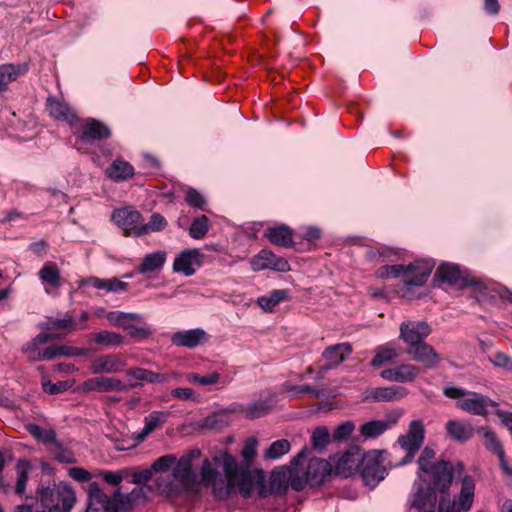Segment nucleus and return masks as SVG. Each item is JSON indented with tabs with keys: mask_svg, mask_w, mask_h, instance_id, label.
<instances>
[{
	"mask_svg": "<svg viewBox=\"0 0 512 512\" xmlns=\"http://www.w3.org/2000/svg\"><path fill=\"white\" fill-rule=\"evenodd\" d=\"M199 456L198 449L184 453L172 470L171 479L158 478L160 491L170 496L181 492H198L201 486H204L211 488L218 498L228 497L235 489L243 497H249L254 484L258 483L261 486V493L265 494L264 472L261 469L240 467L236 458L225 451L211 459L205 458L198 475L193 469V461Z\"/></svg>",
	"mask_w": 512,
	"mask_h": 512,
	"instance_id": "nucleus-1",
	"label": "nucleus"
},
{
	"mask_svg": "<svg viewBox=\"0 0 512 512\" xmlns=\"http://www.w3.org/2000/svg\"><path fill=\"white\" fill-rule=\"evenodd\" d=\"M434 266L435 263L433 260H417L407 266L402 264L382 266L376 271V275L383 279L397 278L401 276L403 286L400 288L398 293H400L402 297L410 298L411 289L413 287L423 286Z\"/></svg>",
	"mask_w": 512,
	"mask_h": 512,
	"instance_id": "nucleus-2",
	"label": "nucleus"
},
{
	"mask_svg": "<svg viewBox=\"0 0 512 512\" xmlns=\"http://www.w3.org/2000/svg\"><path fill=\"white\" fill-rule=\"evenodd\" d=\"M435 455L432 448L427 446L423 449L418 459V477L422 482L427 483V486L446 493L452 482L453 469L449 462L443 460L435 462Z\"/></svg>",
	"mask_w": 512,
	"mask_h": 512,
	"instance_id": "nucleus-3",
	"label": "nucleus"
},
{
	"mask_svg": "<svg viewBox=\"0 0 512 512\" xmlns=\"http://www.w3.org/2000/svg\"><path fill=\"white\" fill-rule=\"evenodd\" d=\"M141 489H134L128 497L116 492L109 498L96 482H92L88 489V505L86 512H129L130 500H135Z\"/></svg>",
	"mask_w": 512,
	"mask_h": 512,
	"instance_id": "nucleus-4",
	"label": "nucleus"
},
{
	"mask_svg": "<svg viewBox=\"0 0 512 512\" xmlns=\"http://www.w3.org/2000/svg\"><path fill=\"white\" fill-rule=\"evenodd\" d=\"M306 458V451L302 450L291 460V468L280 467L271 472L269 477V486H266V478L264 477L265 494L261 493V486L258 483L254 484L259 490L261 497H266L268 494H283L288 489L289 484L292 486L293 479H299L298 467L302 465V461Z\"/></svg>",
	"mask_w": 512,
	"mask_h": 512,
	"instance_id": "nucleus-5",
	"label": "nucleus"
},
{
	"mask_svg": "<svg viewBox=\"0 0 512 512\" xmlns=\"http://www.w3.org/2000/svg\"><path fill=\"white\" fill-rule=\"evenodd\" d=\"M443 393L451 399H458L457 407L472 415L487 416L488 407H496L497 402L488 396L459 387H445Z\"/></svg>",
	"mask_w": 512,
	"mask_h": 512,
	"instance_id": "nucleus-6",
	"label": "nucleus"
},
{
	"mask_svg": "<svg viewBox=\"0 0 512 512\" xmlns=\"http://www.w3.org/2000/svg\"><path fill=\"white\" fill-rule=\"evenodd\" d=\"M42 506L49 512H71L76 502L74 490L67 484L45 487L39 491Z\"/></svg>",
	"mask_w": 512,
	"mask_h": 512,
	"instance_id": "nucleus-7",
	"label": "nucleus"
},
{
	"mask_svg": "<svg viewBox=\"0 0 512 512\" xmlns=\"http://www.w3.org/2000/svg\"><path fill=\"white\" fill-rule=\"evenodd\" d=\"M424 437L425 430L423 423L420 420L412 421L407 433L398 437L397 445L393 448L395 453H397L398 450L404 452V456L396 465H405L411 462L416 452L423 444Z\"/></svg>",
	"mask_w": 512,
	"mask_h": 512,
	"instance_id": "nucleus-8",
	"label": "nucleus"
},
{
	"mask_svg": "<svg viewBox=\"0 0 512 512\" xmlns=\"http://www.w3.org/2000/svg\"><path fill=\"white\" fill-rule=\"evenodd\" d=\"M331 472V462L312 458L309 460L305 470H299V479L292 480V488L296 491H301L307 483L311 486L319 485Z\"/></svg>",
	"mask_w": 512,
	"mask_h": 512,
	"instance_id": "nucleus-9",
	"label": "nucleus"
},
{
	"mask_svg": "<svg viewBox=\"0 0 512 512\" xmlns=\"http://www.w3.org/2000/svg\"><path fill=\"white\" fill-rule=\"evenodd\" d=\"M475 483L471 476L463 477L461 489L452 501L444 497L439 500L438 512H467L474 502Z\"/></svg>",
	"mask_w": 512,
	"mask_h": 512,
	"instance_id": "nucleus-10",
	"label": "nucleus"
},
{
	"mask_svg": "<svg viewBox=\"0 0 512 512\" xmlns=\"http://www.w3.org/2000/svg\"><path fill=\"white\" fill-rule=\"evenodd\" d=\"M358 469L365 484L371 487L383 480L387 473L381 461V454L377 451L364 454L360 459Z\"/></svg>",
	"mask_w": 512,
	"mask_h": 512,
	"instance_id": "nucleus-11",
	"label": "nucleus"
},
{
	"mask_svg": "<svg viewBox=\"0 0 512 512\" xmlns=\"http://www.w3.org/2000/svg\"><path fill=\"white\" fill-rule=\"evenodd\" d=\"M140 318L139 314L122 311H109L106 314V319L112 326L122 328L134 339H145L151 334V330L148 327L137 326L134 323V320Z\"/></svg>",
	"mask_w": 512,
	"mask_h": 512,
	"instance_id": "nucleus-12",
	"label": "nucleus"
},
{
	"mask_svg": "<svg viewBox=\"0 0 512 512\" xmlns=\"http://www.w3.org/2000/svg\"><path fill=\"white\" fill-rule=\"evenodd\" d=\"M114 223L124 231L126 236H140V228L143 222L141 213L131 207L117 209L112 214Z\"/></svg>",
	"mask_w": 512,
	"mask_h": 512,
	"instance_id": "nucleus-13",
	"label": "nucleus"
},
{
	"mask_svg": "<svg viewBox=\"0 0 512 512\" xmlns=\"http://www.w3.org/2000/svg\"><path fill=\"white\" fill-rule=\"evenodd\" d=\"M127 366L126 359L119 354H100L92 359L89 369L91 373L96 375L101 374H116L121 373Z\"/></svg>",
	"mask_w": 512,
	"mask_h": 512,
	"instance_id": "nucleus-14",
	"label": "nucleus"
},
{
	"mask_svg": "<svg viewBox=\"0 0 512 512\" xmlns=\"http://www.w3.org/2000/svg\"><path fill=\"white\" fill-rule=\"evenodd\" d=\"M399 330V337L407 344V348L424 343L432 331L424 321H404L400 324Z\"/></svg>",
	"mask_w": 512,
	"mask_h": 512,
	"instance_id": "nucleus-15",
	"label": "nucleus"
},
{
	"mask_svg": "<svg viewBox=\"0 0 512 512\" xmlns=\"http://www.w3.org/2000/svg\"><path fill=\"white\" fill-rule=\"evenodd\" d=\"M251 269L258 272L265 269L274 270L277 272H287L290 270L289 262L273 252L262 249L250 261Z\"/></svg>",
	"mask_w": 512,
	"mask_h": 512,
	"instance_id": "nucleus-16",
	"label": "nucleus"
},
{
	"mask_svg": "<svg viewBox=\"0 0 512 512\" xmlns=\"http://www.w3.org/2000/svg\"><path fill=\"white\" fill-rule=\"evenodd\" d=\"M137 384H125L122 380L115 377L98 376L89 378L83 382V390L85 392H115L126 391L130 388H135Z\"/></svg>",
	"mask_w": 512,
	"mask_h": 512,
	"instance_id": "nucleus-17",
	"label": "nucleus"
},
{
	"mask_svg": "<svg viewBox=\"0 0 512 512\" xmlns=\"http://www.w3.org/2000/svg\"><path fill=\"white\" fill-rule=\"evenodd\" d=\"M204 254L199 249H187L182 251L173 262V271L185 276H192L196 268L203 265Z\"/></svg>",
	"mask_w": 512,
	"mask_h": 512,
	"instance_id": "nucleus-18",
	"label": "nucleus"
},
{
	"mask_svg": "<svg viewBox=\"0 0 512 512\" xmlns=\"http://www.w3.org/2000/svg\"><path fill=\"white\" fill-rule=\"evenodd\" d=\"M353 349L350 343L343 342L327 347L322 352L323 364L320 366L322 371L333 369L340 365L351 353Z\"/></svg>",
	"mask_w": 512,
	"mask_h": 512,
	"instance_id": "nucleus-19",
	"label": "nucleus"
},
{
	"mask_svg": "<svg viewBox=\"0 0 512 512\" xmlns=\"http://www.w3.org/2000/svg\"><path fill=\"white\" fill-rule=\"evenodd\" d=\"M361 456L358 452L346 451L341 455L330 458L334 473L340 477L347 478L359 468Z\"/></svg>",
	"mask_w": 512,
	"mask_h": 512,
	"instance_id": "nucleus-20",
	"label": "nucleus"
},
{
	"mask_svg": "<svg viewBox=\"0 0 512 512\" xmlns=\"http://www.w3.org/2000/svg\"><path fill=\"white\" fill-rule=\"evenodd\" d=\"M407 353L428 369L436 368L442 360L441 356L426 342L407 348Z\"/></svg>",
	"mask_w": 512,
	"mask_h": 512,
	"instance_id": "nucleus-21",
	"label": "nucleus"
},
{
	"mask_svg": "<svg viewBox=\"0 0 512 512\" xmlns=\"http://www.w3.org/2000/svg\"><path fill=\"white\" fill-rule=\"evenodd\" d=\"M46 108L49 115L56 120L73 125L78 117L75 111L65 102L56 97H49L46 101Z\"/></svg>",
	"mask_w": 512,
	"mask_h": 512,
	"instance_id": "nucleus-22",
	"label": "nucleus"
},
{
	"mask_svg": "<svg viewBox=\"0 0 512 512\" xmlns=\"http://www.w3.org/2000/svg\"><path fill=\"white\" fill-rule=\"evenodd\" d=\"M380 375L383 379L391 382H412L419 375V368L412 364H402L385 369Z\"/></svg>",
	"mask_w": 512,
	"mask_h": 512,
	"instance_id": "nucleus-23",
	"label": "nucleus"
},
{
	"mask_svg": "<svg viewBox=\"0 0 512 512\" xmlns=\"http://www.w3.org/2000/svg\"><path fill=\"white\" fill-rule=\"evenodd\" d=\"M435 278H438L444 282L453 285H472L473 283L468 281L463 271L460 270L458 265L451 263L441 264L435 273Z\"/></svg>",
	"mask_w": 512,
	"mask_h": 512,
	"instance_id": "nucleus-24",
	"label": "nucleus"
},
{
	"mask_svg": "<svg viewBox=\"0 0 512 512\" xmlns=\"http://www.w3.org/2000/svg\"><path fill=\"white\" fill-rule=\"evenodd\" d=\"M172 343L186 348H194L208 340V334L201 328L178 331L172 335Z\"/></svg>",
	"mask_w": 512,
	"mask_h": 512,
	"instance_id": "nucleus-25",
	"label": "nucleus"
},
{
	"mask_svg": "<svg viewBox=\"0 0 512 512\" xmlns=\"http://www.w3.org/2000/svg\"><path fill=\"white\" fill-rule=\"evenodd\" d=\"M109 136V128L98 120L89 118L80 126V139L82 141L101 140Z\"/></svg>",
	"mask_w": 512,
	"mask_h": 512,
	"instance_id": "nucleus-26",
	"label": "nucleus"
},
{
	"mask_svg": "<svg viewBox=\"0 0 512 512\" xmlns=\"http://www.w3.org/2000/svg\"><path fill=\"white\" fill-rule=\"evenodd\" d=\"M436 491L438 489L432 486H427L426 489L419 487L412 497L411 506L419 512H435Z\"/></svg>",
	"mask_w": 512,
	"mask_h": 512,
	"instance_id": "nucleus-27",
	"label": "nucleus"
},
{
	"mask_svg": "<svg viewBox=\"0 0 512 512\" xmlns=\"http://www.w3.org/2000/svg\"><path fill=\"white\" fill-rule=\"evenodd\" d=\"M28 71L26 63L0 65V93L6 91L10 83L24 76Z\"/></svg>",
	"mask_w": 512,
	"mask_h": 512,
	"instance_id": "nucleus-28",
	"label": "nucleus"
},
{
	"mask_svg": "<svg viewBox=\"0 0 512 512\" xmlns=\"http://www.w3.org/2000/svg\"><path fill=\"white\" fill-rule=\"evenodd\" d=\"M408 394L405 387L392 385L389 387H377L368 392L367 398L375 402H391L398 401Z\"/></svg>",
	"mask_w": 512,
	"mask_h": 512,
	"instance_id": "nucleus-29",
	"label": "nucleus"
},
{
	"mask_svg": "<svg viewBox=\"0 0 512 512\" xmlns=\"http://www.w3.org/2000/svg\"><path fill=\"white\" fill-rule=\"evenodd\" d=\"M290 299L291 295L288 289H275L258 297L256 302L265 312L271 313L280 303Z\"/></svg>",
	"mask_w": 512,
	"mask_h": 512,
	"instance_id": "nucleus-30",
	"label": "nucleus"
},
{
	"mask_svg": "<svg viewBox=\"0 0 512 512\" xmlns=\"http://www.w3.org/2000/svg\"><path fill=\"white\" fill-rule=\"evenodd\" d=\"M81 284L90 285L106 292L126 291L129 287L128 283L120 281L118 278L102 279L95 276L83 279Z\"/></svg>",
	"mask_w": 512,
	"mask_h": 512,
	"instance_id": "nucleus-31",
	"label": "nucleus"
},
{
	"mask_svg": "<svg viewBox=\"0 0 512 512\" xmlns=\"http://www.w3.org/2000/svg\"><path fill=\"white\" fill-rule=\"evenodd\" d=\"M275 403L274 396L269 395L265 399H258L247 406L242 407L241 411L249 419H255L268 414Z\"/></svg>",
	"mask_w": 512,
	"mask_h": 512,
	"instance_id": "nucleus-32",
	"label": "nucleus"
},
{
	"mask_svg": "<svg viewBox=\"0 0 512 512\" xmlns=\"http://www.w3.org/2000/svg\"><path fill=\"white\" fill-rule=\"evenodd\" d=\"M167 260V253L164 251H156L144 256L142 263L137 267V272L147 274L158 272L162 269Z\"/></svg>",
	"mask_w": 512,
	"mask_h": 512,
	"instance_id": "nucleus-33",
	"label": "nucleus"
},
{
	"mask_svg": "<svg viewBox=\"0 0 512 512\" xmlns=\"http://www.w3.org/2000/svg\"><path fill=\"white\" fill-rule=\"evenodd\" d=\"M265 236L276 246L291 247L293 245L292 230L286 225L269 228Z\"/></svg>",
	"mask_w": 512,
	"mask_h": 512,
	"instance_id": "nucleus-34",
	"label": "nucleus"
},
{
	"mask_svg": "<svg viewBox=\"0 0 512 512\" xmlns=\"http://www.w3.org/2000/svg\"><path fill=\"white\" fill-rule=\"evenodd\" d=\"M447 433L459 442H465L472 438L474 429L468 422L450 420L446 424Z\"/></svg>",
	"mask_w": 512,
	"mask_h": 512,
	"instance_id": "nucleus-35",
	"label": "nucleus"
},
{
	"mask_svg": "<svg viewBox=\"0 0 512 512\" xmlns=\"http://www.w3.org/2000/svg\"><path fill=\"white\" fill-rule=\"evenodd\" d=\"M89 342L105 347H118L124 343V337L110 330H100L90 334Z\"/></svg>",
	"mask_w": 512,
	"mask_h": 512,
	"instance_id": "nucleus-36",
	"label": "nucleus"
},
{
	"mask_svg": "<svg viewBox=\"0 0 512 512\" xmlns=\"http://www.w3.org/2000/svg\"><path fill=\"white\" fill-rule=\"evenodd\" d=\"M106 174L115 181H124L134 175V168L129 162L116 159L107 168Z\"/></svg>",
	"mask_w": 512,
	"mask_h": 512,
	"instance_id": "nucleus-37",
	"label": "nucleus"
},
{
	"mask_svg": "<svg viewBox=\"0 0 512 512\" xmlns=\"http://www.w3.org/2000/svg\"><path fill=\"white\" fill-rule=\"evenodd\" d=\"M126 375L129 379L146 381L148 383H163L168 380V377L164 374L156 373L140 367L130 368L126 371Z\"/></svg>",
	"mask_w": 512,
	"mask_h": 512,
	"instance_id": "nucleus-38",
	"label": "nucleus"
},
{
	"mask_svg": "<svg viewBox=\"0 0 512 512\" xmlns=\"http://www.w3.org/2000/svg\"><path fill=\"white\" fill-rule=\"evenodd\" d=\"M399 356L396 347L391 344H384L376 348L375 356L371 360L373 367H381Z\"/></svg>",
	"mask_w": 512,
	"mask_h": 512,
	"instance_id": "nucleus-39",
	"label": "nucleus"
},
{
	"mask_svg": "<svg viewBox=\"0 0 512 512\" xmlns=\"http://www.w3.org/2000/svg\"><path fill=\"white\" fill-rule=\"evenodd\" d=\"M38 274L44 284L53 288H58L61 285L60 271L54 262L45 263Z\"/></svg>",
	"mask_w": 512,
	"mask_h": 512,
	"instance_id": "nucleus-40",
	"label": "nucleus"
},
{
	"mask_svg": "<svg viewBox=\"0 0 512 512\" xmlns=\"http://www.w3.org/2000/svg\"><path fill=\"white\" fill-rule=\"evenodd\" d=\"M29 433L41 441L45 445H53L54 447L59 446V442L56 439V433L52 429H43L38 425L31 424L27 427Z\"/></svg>",
	"mask_w": 512,
	"mask_h": 512,
	"instance_id": "nucleus-41",
	"label": "nucleus"
},
{
	"mask_svg": "<svg viewBox=\"0 0 512 512\" xmlns=\"http://www.w3.org/2000/svg\"><path fill=\"white\" fill-rule=\"evenodd\" d=\"M389 425L387 422L382 420H374L364 423L360 427V433L364 438H377L382 435Z\"/></svg>",
	"mask_w": 512,
	"mask_h": 512,
	"instance_id": "nucleus-42",
	"label": "nucleus"
},
{
	"mask_svg": "<svg viewBox=\"0 0 512 512\" xmlns=\"http://www.w3.org/2000/svg\"><path fill=\"white\" fill-rule=\"evenodd\" d=\"M291 444L287 439L276 440L265 450L264 458L277 460L290 451Z\"/></svg>",
	"mask_w": 512,
	"mask_h": 512,
	"instance_id": "nucleus-43",
	"label": "nucleus"
},
{
	"mask_svg": "<svg viewBox=\"0 0 512 512\" xmlns=\"http://www.w3.org/2000/svg\"><path fill=\"white\" fill-rule=\"evenodd\" d=\"M32 467L27 460H19L16 464V472H17V482L15 487V493L18 495H22L26 489V483L28 479V474L31 471Z\"/></svg>",
	"mask_w": 512,
	"mask_h": 512,
	"instance_id": "nucleus-44",
	"label": "nucleus"
},
{
	"mask_svg": "<svg viewBox=\"0 0 512 512\" xmlns=\"http://www.w3.org/2000/svg\"><path fill=\"white\" fill-rule=\"evenodd\" d=\"M167 226L166 219L159 213H153L147 223L141 225L140 236L151 232H158Z\"/></svg>",
	"mask_w": 512,
	"mask_h": 512,
	"instance_id": "nucleus-45",
	"label": "nucleus"
},
{
	"mask_svg": "<svg viewBox=\"0 0 512 512\" xmlns=\"http://www.w3.org/2000/svg\"><path fill=\"white\" fill-rule=\"evenodd\" d=\"M482 431L485 447L489 451L497 455V457H502V455L504 454V450L495 432L489 428H482Z\"/></svg>",
	"mask_w": 512,
	"mask_h": 512,
	"instance_id": "nucleus-46",
	"label": "nucleus"
},
{
	"mask_svg": "<svg viewBox=\"0 0 512 512\" xmlns=\"http://www.w3.org/2000/svg\"><path fill=\"white\" fill-rule=\"evenodd\" d=\"M209 230V219L202 215L195 218L189 228V235L193 239H203Z\"/></svg>",
	"mask_w": 512,
	"mask_h": 512,
	"instance_id": "nucleus-47",
	"label": "nucleus"
},
{
	"mask_svg": "<svg viewBox=\"0 0 512 512\" xmlns=\"http://www.w3.org/2000/svg\"><path fill=\"white\" fill-rule=\"evenodd\" d=\"M258 440L252 436L246 439L244 446L241 451V455L244 460V464L239 465L240 467H250V463L255 459L257 455Z\"/></svg>",
	"mask_w": 512,
	"mask_h": 512,
	"instance_id": "nucleus-48",
	"label": "nucleus"
},
{
	"mask_svg": "<svg viewBox=\"0 0 512 512\" xmlns=\"http://www.w3.org/2000/svg\"><path fill=\"white\" fill-rule=\"evenodd\" d=\"M179 459L174 454H166L157 458L151 465V470L156 473H163L177 465Z\"/></svg>",
	"mask_w": 512,
	"mask_h": 512,
	"instance_id": "nucleus-49",
	"label": "nucleus"
},
{
	"mask_svg": "<svg viewBox=\"0 0 512 512\" xmlns=\"http://www.w3.org/2000/svg\"><path fill=\"white\" fill-rule=\"evenodd\" d=\"M188 382L198 384L200 386H209L217 384L220 380V374L218 372H212L207 375H199L197 373H189L186 376Z\"/></svg>",
	"mask_w": 512,
	"mask_h": 512,
	"instance_id": "nucleus-50",
	"label": "nucleus"
},
{
	"mask_svg": "<svg viewBox=\"0 0 512 512\" xmlns=\"http://www.w3.org/2000/svg\"><path fill=\"white\" fill-rule=\"evenodd\" d=\"M167 420V414L161 411H153L144 420L145 433H152L158 426L164 424Z\"/></svg>",
	"mask_w": 512,
	"mask_h": 512,
	"instance_id": "nucleus-51",
	"label": "nucleus"
},
{
	"mask_svg": "<svg viewBox=\"0 0 512 512\" xmlns=\"http://www.w3.org/2000/svg\"><path fill=\"white\" fill-rule=\"evenodd\" d=\"M331 438L332 435L326 427H317L311 437L313 447L315 449H324Z\"/></svg>",
	"mask_w": 512,
	"mask_h": 512,
	"instance_id": "nucleus-52",
	"label": "nucleus"
},
{
	"mask_svg": "<svg viewBox=\"0 0 512 512\" xmlns=\"http://www.w3.org/2000/svg\"><path fill=\"white\" fill-rule=\"evenodd\" d=\"M185 201L190 207L206 211V199L199 191L194 188H188L186 190Z\"/></svg>",
	"mask_w": 512,
	"mask_h": 512,
	"instance_id": "nucleus-53",
	"label": "nucleus"
},
{
	"mask_svg": "<svg viewBox=\"0 0 512 512\" xmlns=\"http://www.w3.org/2000/svg\"><path fill=\"white\" fill-rule=\"evenodd\" d=\"M355 430V424L353 421H345L338 425L332 435L334 441H343L349 438L352 432Z\"/></svg>",
	"mask_w": 512,
	"mask_h": 512,
	"instance_id": "nucleus-54",
	"label": "nucleus"
},
{
	"mask_svg": "<svg viewBox=\"0 0 512 512\" xmlns=\"http://www.w3.org/2000/svg\"><path fill=\"white\" fill-rule=\"evenodd\" d=\"M42 388L46 393L55 395V394L66 391L68 388V384L65 381H59L57 383H53L50 380H43Z\"/></svg>",
	"mask_w": 512,
	"mask_h": 512,
	"instance_id": "nucleus-55",
	"label": "nucleus"
},
{
	"mask_svg": "<svg viewBox=\"0 0 512 512\" xmlns=\"http://www.w3.org/2000/svg\"><path fill=\"white\" fill-rule=\"evenodd\" d=\"M226 425L224 415L213 414L205 418L203 426L209 429H220Z\"/></svg>",
	"mask_w": 512,
	"mask_h": 512,
	"instance_id": "nucleus-56",
	"label": "nucleus"
},
{
	"mask_svg": "<svg viewBox=\"0 0 512 512\" xmlns=\"http://www.w3.org/2000/svg\"><path fill=\"white\" fill-rule=\"evenodd\" d=\"M289 392H293L296 395H304V394H311L315 397L320 396V392L316 387H313L311 385H295L291 386L288 389Z\"/></svg>",
	"mask_w": 512,
	"mask_h": 512,
	"instance_id": "nucleus-57",
	"label": "nucleus"
},
{
	"mask_svg": "<svg viewBox=\"0 0 512 512\" xmlns=\"http://www.w3.org/2000/svg\"><path fill=\"white\" fill-rule=\"evenodd\" d=\"M492 363L506 370H512V359L504 353H496L493 355Z\"/></svg>",
	"mask_w": 512,
	"mask_h": 512,
	"instance_id": "nucleus-58",
	"label": "nucleus"
},
{
	"mask_svg": "<svg viewBox=\"0 0 512 512\" xmlns=\"http://www.w3.org/2000/svg\"><path fill=\"white\" fill-rule=\"evenodd\" d=\"M69 476L79 482H87L91 478V474L86 469L81 467L70 468Z\"/></svg>",
	"mask_w": 512,
	"mask_h": 512,
	"instance_id": "nucleus-59",
	"label": "nucleus"
},
{
	"mask_svg": "<svg viewBox=\"0 0 512 512\" xmlns=\"http://www.w3.org/2000/svg\"><path fill=\"white\" fill-rule=\"evenodd\" d=\"M54 327L59 329L75 330V321L72 316L68 315L62 319H57L53 322Z\"/></svg>",
	"mask_w": 512,
	"mask_h": 512,
	"instance_id": "nucleus-60",
	"label": "nucleus"
},
{
	"mask_svg": "<svg viewBox=\"0 0 512 512\" xmlns=\"http://www.w3.org/2000/svg\"><path fill=\"white\" fill-rule=\"evenodd\" d=\"M152 470H142L132 474V482L135 484H145L150 481Z\"/></svg>",
	"mask_w": 512,
	"mask_h": 512,
	"instance_id": "nucleus-61",
	"label": "nucleus"
},
{
	"mask_svg": "<svg viewBox=\"0 0 512 512\" xmlns=\"http://www.w3.org/2000/svg\"><path fill=\"white\" fill-rule=\"evenodd\" d=\"M174 398L190 400L194 398V391L191 388H175L171 391Z\"/></svg>",
	"mask_w": 512,
	"mask_h": 512,
	"instance_id": "nucleus-62",
	"label": "nucleus"
},
{
	"mask_svg": "<svg viewBox=\"0 0 512 512\" xmlns=\"http://www.w3.org/2000/svg\"><path fill=\"white\" fill-rule=\"evenodd\" d=\"M103 479L107 484L117 486L122 482L123 476L118 472L107 471L103 473Z\"/></svg>",
	"mask_w": 512,
	"mask_h": 512,
	"instance_id": "nucleus-63",
	"label": "nucleus"
},
{
	"mask_svg": "<svg viewBox=\"0 0 512 512\" xmlns=\"http://www.w3.org/2000/svg\"><path fill=\"white\" fill-rule=\"evenodd\" d=\"M496 415L501 420L502 424L509 430L512 431V413L497 409L495 411Z\"/></svg>",
	"mask_w": 512,
	"mask_h": 512,
	"instance_id": "nucleus-64",
	"label": "nucleus"
}]
</instances>
